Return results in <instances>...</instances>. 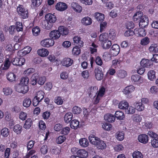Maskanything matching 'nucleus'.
I'll use <instances>...</instances> for the list:
<instances>
[{"mask_svg":"<svg viewBox=\"0 0 158 158\" xmlns=\"http://www.w3.org/2000/svg\"><path fill=\"white\" fill-rule=\"evenodd\" d=\"M55 14L48 13L45 16V19L42 22V27L46 30L51 29L56 20L57 18Z\"/></svg>","mask_w":158,"mask_h":158,"instance_id":"obj_1","label":"nucleus"},{"mask_svg":"<svg viewBox=\"0 0 158 158\" xmlns=\"http://www.w3.org/2000/svg\"><path fill=\"white\" fill-rule=\"evenodd\" d=\"M90 143L97 147L100 148H106V142L93 134H91L89 137Z\"/></svg>","mask_w":158,"mask_h":158,"instance_id":"obj_2","label":"nucleus"},{"mask_svg":"<svg viewBox=\"0 0 158 158\" xmlns=\"http://www.w3.org/2000/svg\"><path fill=\"white\" fill-rule=\"evenodd\" d=\"M16 11L18 15L21 19H26L28 17V10L23 5L19 4L17 7Z\"/></svg>","mask_w":158,"mask_h":158,"instance_id":"obj_3","label":"nucleus"},{"mask_svg":"<svg viewBox=\"0 0 158 158\" xmlns=\"http://www.w3.org/2000/svg\"><path fill=\"white\" fill-rule=\"evenodd\" d=\"M106 89L103 86H101L99 89L98 91H97L96 94V97L94 100L93 104L96 105L98 104L101 99L104 95L105 93Z\"/></svg>","mask_w":158,"mask_h":158,"instance_id":"obj_4","label":"nucleus"},{"mask_svg":"<svg viewBox=\"0 0 158 158\" xmlns=\"http://www.w3.org/2000/svg\"><path fill=\"white\" fill-rule=\"evenodd\" d=\"M44 93L43 91L40 90L37 92L36 95L33 99V105L34 106L38 105L43 99Z\"/></svg>","mask_w":158,"mask_h":158,"instance_id":"obj_5","label":"nucleus"},{"mask_svg":"<svg viewBox=\"0 0 158 158\" xmlns=\"http://www.w3.org/2000/svg\"><path fill=\"white\" fill-rule=\"evenodd\" d=\"M28 87L26 85L20 84L16 87V90L18 92L25 94L28 91Z\"/></svg>","mask_w":158,"mask_h":158,"instance_id":"obj_6","label":"nucleus"},{"mask_svg":"<svg viewBox=\"0 0 158 158\" xmlns=\"http://www.w3.org/2000/svg\"><path fill=\"white\" fill-rule=\"evenodd\" d=\"M40 44L43 47L48 48L54 44V41L51 39H47L42 40Z\"/></svg>","mask_w":158,"mask_h":158,"instance_id":"obj_7","label":"nucleus"},{"mask_svg":"<svg viewBox=\"0 0 158 158\" xmlns=\"http://www.w3.org/2000/svg\"><path fill=\"white\" fill-rule=\"evenodd\" d=\"M131 80L133 83L135 84H140L142 83L143 81V78L137 74L132 75Z\"/></svg>","mask_w":158,"mask_h":158,"instance_id":"obj_8","label":"nucleus"},{"mask_svg":"<svg viewBox=\"0 0 158 158\" xmlns=\"http://www.w3.org/2000/svg\"><path fill=\"white\" fill-rule=\"evenodd\" d=\"M120 50L119 46L117 44H113L112 46L110 52L111 55L113 56H116L119 53Z\"/></svg>","mask_w":158,"mask_h":158,"instance_id":"obj_9","label":"nucleus"},{"mask_svg":"<svg viewBox=\"0 0 158 158\" xmlns=\"http://www.w3.org/2000/svg\"><path fill=\"white\" fill-rule=\"evenodd\" d=\"M149 19L148 17L145 15L142 16L139 23V26L140 28H145L148 24Z\"/></svg>","mask_w":158,"mask_h":158,"instance_id":"obj_10","label":"nucleus"},{"mask_svg":"<svg viewBox=\"0 0 158 158\" xmlns=\"http://www.w3.org/2000/svg\"><path fill=\"white\" fill-rule=\"evenodd\" d=\"M73 60L69 57H65L63 59L61 63L64 66L68 67L72 65L73 64Z\"/></svg>","mask_w":158,"mask_h":158,"instance_id":"obj_11","label":"nucleus"},{"mask_svg":"<svg viewBox=\"0 0 158 158\" xmlns=\"http://www.w3.org/2000/svg\"><path fill=\"white\" fill-rule=\"evenodd\" d=\"M67 8V5L65 3L63 2H58L55 6L56 9L60 11H63L66 10Z\"/></svg>","mask_w":158,"mask_h":158,"instance_id":"obj_12","label":"nucleus"},{"mask_svg":"<svg viewBox=\"0 0 158 158\" xmlns=\"http://www.w3.org/2000/svg\"><path fill=\"white\" fill-rule=\"evenodd\" d=\"M95 73L96 78L98 80H101L102 79L103 74L101 68L99 67H97L95 69Z\"/></svg>","mask_w":158,"mask_h":158,"instance_id":"obj_13","label":"nucleus"},{"mask_svg":"<svg viewBox=\"0 0 158 158\" xmlns=\"http://www.w3.org/2000/svg\"><path fill=\"white\" fill-rule=\"evenodd\" d=\"M141 66L143 67H150L153 65V62L151 60L143 59L140 62Z\"/></svg>","mask_w":158,"mask_h":158,"instance_id":"obj_14","label":"nucleus"},{"mask_svg":"<svg viewBox=\"0 0 158 158\" xmlns=\"http://www.w3.org/2000/svg\"><path fill=\"white\" fill-rule=\"evenodd\" d=\"M49 36L52 40L58 39L60 37V32L58 30H54L51 31L49 33Z\"/></svg>","mask_w":158,"mask_h":158,"instance_id":"obj_15","label":"nucleus"},{"mask_svg":"<svg viewBox=\"0 0 158 158\" xmlns=\"http://www.w3.org/2000/svg\"><path fill=\"white\" fill-rule=\"evenodd\" d=\"M10 60V56L9 58H6L3 63L1 64L0 66L3 70H6L9 69L11 63Z\"/></svg>","mask_w":158,"mask_h":158,"instance_id":"obj_16","label":"nucleus"},{"mask_svg":"<svg viewBox=\"0 0 158 158\" xmlns=\"http://www.w3.org/2000/svg\"><path fill=\"white\" fill-rule=\"evenodd\" d=\"M139 141L143 144L147 143L149 140V137L148 135L145 134L139 135L138 138Z\"/></svg>","mask_w":158,"mask_h":158,"instance_id":"obj_17","label":"nucleus"},{"mask_svg":"<svg viewBox=\"0 0 158 158\" xmlns=\"http://www.w3.org/2000/svg\"><path fill=\"white\" fill-rule=\"evenodd\" d=\"M135 89V87L132 85H130L126 87L123 90V92L125 95H128L133 92Z\"/></svg>","mask_w":158,"mask_h":158,"instance_id":"obj_18","label":"nucleus"},{"mask_svg":"<svg viewBox=\"0 0 158 158\" xmlns=\"http://www.w3.org/2000/svg\"><path fill=\"white\" fill-rule=\"evenodd\" d=\"M71 7L73 10L78 13H80L82 10V8L77 3L73 2L71 4Z\"/></svg>","mask_w":158,"mask_h":158,"instance_id":"obj_19","label":"nucleus"},{"mask_svg":"<svg viewBox=\"0 0 158 158\" xmlns=\"http://www.w3.org/2000/svg\"><path fill=\"white\" fill-rule=\"evenodd\" d=\"M116 76L119 78H124L126 77L127 74L126 71L123 69L118 70L116 73Z\"/></svg>","mask_w":158,"mask_h":158,"instance_id":"obj_20","label":"nucleus"},{"mask_svg":"<svg viewBox=\"0 0 158 158\" xmlns=\"http://www.w3.org/2000/svg\"><path fill=\"white\" fill-rule=\"evenodd\" d=\"M77 155L81 158H87L88 157V152L84 149H80L78 150Z\"/></svg>","mask_w":158,"mask_h":158,"instance_id":"obj_21","label":"nucleus"},{"mask_svg":"<svg viewBox=\"0 0 158 158\" xmlns=\"http://www.w3.org/2000/svg\"><path fill=\"white\" fill-rule=\"evenodd\" d=\"M58 30L60 32V35H66L69 33V30L68 29L64 26H61L58 28Z\"/></svg>","mask_w":158,"mask_h":158,"instance_id":"obj_22","label":"nucleus"},{"mask_svg":"<svg viewBox=\"0 0 158 158\" xmlns=\"http://www.w3.org/2000/svg\"><path fill=\"white\" fill-rule=\"evenodd\" d=\"M73 117V115L71 112H67L64 117V121L66 123H69L71 121Z\"/></svg>","mask_w":158,"mask_h":158,"instance_id":"obj_23","label":"nucleus"},{"mask_svg":"<svg viewBox=\"0 0 158 158\" xmlns=\"http://www.w3.org/2000/svg\"><path fill=\"white\" fill-rule=\"evenodd\" d=\"M81 23L85 26L89 25L92 23V19L88 16L85 17L81 20Z\"/></svg>","mask_w":158,"mask_h":158,"instance_id":"obj_24","label":"nucleus"},{"mask_svg":"<svg viewBox=\"0 0 158 158\" xmlns=\"http://www.w3.org/2000/svg\"><path fill=\"white\" fill-rule=\"evenodd\" d=\"M118 107L121 109L125 110H126L129 107V104L127 102L123 100L119 103Z\"/></svg>","mask_w":158,"mask_h":158,"instance_id":"obj_25","label":"nucleus"},{"mask_svg":"<svg viewBox=\"0 0 158 158\" xmlns=\"http://www.w3.org/2000/svg\"><path fill=\"white\" fill-rule=\"evenodd\" d=\"M6 78L10 82L15 81L16 79V75L13 73L9 72L6 75Z\"/></svg>","mask_w":158,"mask_h":158,"instance_id":"obj_26","label":"nucleus"},{"mask_svg":"<svg viewBox=\"0 0 158 158\" xmlns=\"http://www.w3.org/2000/svg\"><path fill=\"white\" fill-rule=\"evenodd\" d=\"M142 14L140 12H137L134 15L133 19L134 22L135 23H139L142 16Z\"/></svg>","mask_w":158,"mask_h":158,"instance_id":"obj_27","label":"nucleus"},{"mask_svg":"<svg viewBox=\"0 0 158 158\" xmlns=\"http://www.w3.org/2000/svg\"><path fill=\"white\" fill-rule=\"evenodd\" d=\"M105 120L108 122L112 123L115 120V117L111 114H107L104 116Z\"/></svg>","mask_w":158,"mask_h":158,"instance_id":"obj_28","label":"nucleus"},{"mask_svg":"<svg viewBox=\"0 0 158 158\" xmlns=\"http://www.w3.org/2000/svg\"><path fill=\"white\" fill-rule=\"evenodd\" d=\"M108 34L107 33H104L101 34L99 37V40L101 42V44L106 42L108 40Z\"/></svg>","mask_w":158,"mask_h":158,"instance_id":"obj_29","label":"nucleus"},{"mask_svg":"<svg viewBox=\"0 0 158 158\" xmlns=\"http://www.w3.org/2000/svg\"><path fill=\"white\" fill-rule=\"evenodd\" d=\"M73 41L74 43L78 44V46H80V47H81L83 46L84 43L81 40V38L80 37L77 36L74 37Z\"/></svg>","mask_w":158,"mask_h":158,"instance_id":"obj_30","label":"nucleus"},{"mask_svg":"<svg viewBox=\"0 0 158 158\" xmlns=\"http://www.w3.org/2000/svg\"><path fill=\"white\" fill-rule=\"evenodd\" d=\"M38 54L42 57H46L48 56L49 52L48 50L45 48L39 49L37 51Z\"/></svg>","mask_w":158,"mask_h":158,"instance_id":"obj_31","label":"nucleus"},{"mask_svg":"<svg viewBox=\"0 0 158 158\" xmlns=\"http://www.w3.org/2000/svg\"><path fill=\"white\" fill-rule=\"evenodd\" d=\"M94 16L98 22H102L105 19L104 15L100 13H96Z\"/></svg>","mask_w":158,"mask_h":158,"instance_id":"obj_32","label":"nucleus"},{"mask_svg":"<svg viewBox=\"0 0 158 158\" xmlns=\"http://www.w3.org/2000/svg\"><path fill=\"white\" fill-rule=\"evenodd\" d=\"M135 109L138 111H140L144 110V105L141 102H137L134 104Z\"/></svg>","mask_w":158,"mask_h":158,"instance_id":"obj_33","label":"nucleus"},{"mask_svg":"<svg viewBox=\"0 0 158 158\" xmlns=\"http://www.w3.org/2000/svg\"><path fill=\"white\" fill-rule=\"evenodd\" d=\"M70 125L72 129H76L79 126V122L76 119L73 120L71 122Z\"/></svg>","mask_w":158,"mask_h":158,"instance_id":"obj_34","label":"nucleus"},{"mask_svg":"<svg viewBox=\"0 0 158 158\" xmlns=\"http://www.w3.org/2000/svg\"><path fill=\"white\" fill-rule=\"evenodd\" d=\"M79 143L81 146L84 148H86L88 146L89 144V142L87 139L85 138H82L79 140Z\"/></svg>","mask_w":158,"mask_h":158,"instance_id":"obj_35","label":"nucleus"},{"mask_svg":"<svg viewBox=\"0 0 158 158\" xmlns=\"http://www.w3.org/2000/svg\"><path fill=\"white\" fill-rule=\"evenodd\" d=\"M149 50L152 53H157L158 52V44H152L149 48Z\"/></svg>","mask_w":158,"mask_h":158,"instance_id":"obj_36","label":"nucleus"},{"mask_svg":"<svg viewBox=\"0 0 158 158\" xmlns=\"http://www.w3.org/2000/svg\"><path fill=\"white\" fill-rule=\"evenodd\" d=\"M80 48L78 46L74 47L72 50V54L74 56H77L80 54L81 52Z\"/></svg>","mask_w":158,"mask_h":158,"instance_id":"obj_37","label":"nucleus"},{"mask_svg":"<svg viewBox=\"0 0 158 158\" xmlns=\"http://www.w3.org/2000/svg\"><path fill=\"white\" fill-rule=\"evenodd\" d=\"M115 118H116L118 119L123 120L125 117V115L123 113L120 111H116L115 113Z\"/></svg>","mask_w":158,"mask_h":158,"instance_id":"obj_38","label":"nucleus"},{"mask_svg":"<svg viewBox=\"0 0 158 158\" xmlns=\"http://www.w3.org/2000/svg\"><path fill=\"white\" fill-rule=\"evenodd\" d=\"M38 75L37 78H36L37 80V83L40 85H44L46 80V77L44 76H40L38 73Z\"/></svg>","mask_w":158,"mask_h":158,"instance_id":"obj_39","label":"nucleus"},{"mask_svg":"<svg viewBox=\"0 0 158 158\" xmlns=\"http://www.w3.org/2000/svg\"><path fill=\"white\" fill-rule=\"evenodd\" d=\"M33 122L31 118H28L25 121L23 125V127L25 129H29L32 124Z\"/></svg>","mask_w":158,"mask_h":158,"instance_id":"obj_40","label":"nucleus"},{"mask_svg":"<svg viewBox=\"0 0 158 158\" xmlns=\"http://www.w3.org/2000/svg\"><path fill=\"white\" fill-rule=\"evenodd\" d=\"M98 89V87L96 86L90 87L88 90L89 96L90 97L92 96V95L93 94H96V92H97Z\"/></svg>","mask_w":158,"mask_h":158,"instance_id":"obj_41","label":"nucleus"},{"mask_svg":"<svg viewBox=\"0 0 158 158\" xmlns=\"http://www.w3.org/2000/svg\"><path fill=\"white\" fill-rule=\"evenodd\" d=\"M31 6L33 7H37L41 4L42 0H31Z\"/></svg>","mask_w":158,"mask_h":158,"instance_id":"obj_42","label":"nucleus"},{"mask_svg":"<svg viewBox=\"0 0 158 158\" xmlns=\"http://www.w3.org/2000/svg\"><path fill=\"white\" fill-rule=\"evenodd\" d=\"M38 73H34L31 78V84L32 85H35L37 83V80L36 78H37Z\"/></svg>","mask_w":158,"mask_h":158,"instance_id":"obj_43","label":"nucleus"},{"mask_svg":"<svg viewBox=\"0 0 158 158\" xmlns=\"http://www.w3.org/2000/svg\"><path fill=\"white\" fill-rule=\"evenodd\" d=\"M101 44L103 49H107L110 47L112 45V43L111 41L109 40H108V41Z\"/></svg>","mask_w":158,"mask_h":158,"instance_id":"obj_44","label":"nucleus"},{"mask_svg":"<svg viewBox=\"0 0 158 158\" xmlns=\"http://www.w3.org/2000/svg\"><path fill=\"white\" fill-rule=\"evenodd\" d=\"M31 101L30 98H26L24 99L23 102V105L26 107H28L31 105Z\"/></svg>","mask_w":158,"mask_h":158,"instance_id":"obj_45","label":"nucleus"},{"mask_svg":"<svg viewBox=\"0 0 158 158\" xmlns=\"http://www.w3.org/2000/svg\"><path fill=\"white\" fill-rule=\"evenodd\" d=\"M116 138L119 141L123 140L124 138V133L123 131H118L116 133Z\"/></svg>","mask_w":158,"mask_h":158,"instance_id":"obj_46","label":"nucleus"},{"mask_svg":"<svg viewBox=\"0 0 158 158\" xmlns=\"http://www.w3.org/2000/svg\"><path fill=\"white\" fill-rule=\"evenodd\" d=\"M148 79L151 81H152L156 77L155 71L153 70H150L148 72Z\"/></svg>","mask_w":158,"mask_h":158,"instance_id":"obj_47","label":"nucleus"},{"mask_svg":"<svg viewBox=\"0 0 158 158\" xmlns=\"http://www.w3.org/2000/svg\"><path fill=\"white\" fill-rule=\"evenodd\" d=\"M40 32V28L38 26H35L33 27L32 29L33 34L35 36L38 35Z\"/></svg>","mask_w":158,"mask_h":158,"instance_id":"obj_48","label":"nucleus"},{"mask_svg":"<svg viewBox=\"0 0 158 158\" xmlns=\"http://www.w3.org/2000/svg\"><path fill=\"white\" fill-rule=\"evenodd\" d=\"M13 130L17 134H20L22 131V127L17 124L14 126Z\"/></svg>","mask_w":158,"mask_h":158,"instance_id":"obj_49","label":"nucleus"},{"mask_svg":"<svg viewBox=\"0 0 158 158\" xmlns=\"http://www.w3.org/2000/svg\"><path fill=\"white\" fill-rule=\"evenodd\" d=\"M65 135H60L56 139V142L58 144H61L64 142L66 139Z\"/></svg>","mask_w":158,"mask_h":158,"instance_id":"obj_50","label":"nucleus"},{"mask_svg":"<svg viewBox=\"0 0 158 158\" xmlns=\"http://www.w3.org/2000/svg\"><path fill=\"white\" fill-rule=\"evenodd\" d=\"M132 118L134 121L138 123L140 122L142 119L141 116L137 114L133 115Z\"/></svg>","mask_w":158,"mask_h":158,"instance_id":"obj_51","label":"nucleus"},{"mask_svg":"<svg viewBox=\"0 0 158 158\" xmlns=\"http://www.w3.org/2000/svg\"><path fill=\"white\" fill-rule=\"evenodd\" d=\"M9 133V130L7 128L4 127L1 130V135L4 137H6L8 135Z\"/></svg>","mask_w":158,"mask_h":158,"instance_id":"obj_52","label":"nucleus"},{"mask_svg":"<svg viewBox=\"0 0 158 158\" xmlns=\"http://www.w3.org/2000/svg\"><path fill=\"white\" fill-rule=\"evenodd\" d=\"M135 108L132 106H129L128 108L125 110L126 113L127 114H132L135 113Z\"/></svg>","mask_w":158,"mask_h":158,"instance_id":"obj_53","label":"nucleus"},{"mask_svg":"<svg viewBox=\"0 0 158 158\" xmlns=\"http://www.w3.org/2000/svg\"><path fill=\"white\" fill-rule=\"evenodd\" d=\"M133 158H143V156L141 152L138 151L134 152L132 153Z\"/></svg>","mask_w":158,"mask_h":158,"instance_id":"obj_54","label":"nucleus"},{"mask_svg":"<svg viewBox=\"0 0 158 158\" xmlns=\"http://www.w3.org/2000/svg\"><path fill=\"white\" fill-rule=\"evenodd\" d=\"M81 110L80 107L77 106H75L73 108L72 112L74 114H79L81 113Z\"/></svg>","mask_w":158,"mask_h":158,"instance_id":"obj_55","label":"nucleus"},{"mask_svg":"<svg viewBox=\"0 0 158 158\" xmlns=\"http://www.w3.org/2000/svg\"><path fill=\"white\" fill-rule=\"evenodd\" d=\"M39 127L40 131H44L46 128L45 122L42 120L39 121Z\"/></svg>","mask_w":158,"mask_h":158,"instance_id":"obj_56","label":"nucleus"},{"mask_svg":"<svg viewBox=\"0 0 158 158\" xmlns=\"http://www.w3.org/2000/svg\"><path fill=\"white\" fill-rule=\"evenodd\" d=\"M150 43L149 39L147 37H145L141 40L140 44L143 45H146Z\"/></svg>","mask_w":158,"mask_h":158,"instance_id":"obj_57","label":"nucleus"},{"mask_svg":"<svg viewBox=\"0 0 158 158\" xmlns=\"http://www.w3.org/2000/svg\"><path fill=\"white\" fill-rule=\"evenodd\" d=\"M102 127L106 130L109 131L112 128V126L110 124L105 122L102 125Z\"/></svg>","mask_w":158,"mask_h":158,"instance_id":"obj_58","label":"nucleus"},{"mask_svg":"<svg viewBox=\"0 0 158 158\" xmlns=\"http://www.w3.org/2000/svg\"><path fill=\"white\" fill-rule=\"evenodd\" d=\"M3 90L4 94L6 96L10 95L12 92V89L8 87L4 88Z\"/></svg>","mask_w":158,"mask_h":158,"instance_id":"obj_59","label":"nucleus"},{"mask_svg":"<svg viewBox=\"0 0 158 158\" xmlns=\"http://www.w3.org/2000/svg\"><path fill=\"white\" fill-rule=\"evenodd\" d=\"M151 143L153 147L158 148V138H154L152 140Z\"/></svg>","mask_w":158,"mask_h":158,"instance_id":"obj_60","label":"nucleus"},{"mask_svg":"<svg viewBox=\"0 0 158 158\" xmlns=\"http://www.w3.org/2000/svg\"><path fill=\"white\" fill-rule=\"evenodd\" d=\"M70 131V128L68 127H66L61 129V133L64 135H67L69 133Z\"/></svg>","mask_w":158,"mask_h":158,"instance_id":"obj_61","label":"nucleus"},{"mask_svg":"<svg viewBox=\"0 0 158 158\" xmlns=\"http://www.w3.org/2000/svg\"><path fill=\"white\" fill-rule=\"evenodd\" d=\"M29 80L28 78L27 77H25L22 78L20 81V84L26 85H28L29 82Z\"/></svg>","mask_w":158,"mask_h":158,"instance_id":"obj_62","label":"nucleus"},{"mask_svg":"<svg viewBox=\"0 0 158 158\" xmlns=\"http://www.w3.org/2000/svg\"><path fill=\"white\" fill-rule=\"evenodd\" d=\"M126 26V28L129 30L133 29L135 27L134 24L132 21L127 22Z\"/></svg>","mask_w":158,"mask_h":158,"instance_id":"obj_63","label":"nucleus"},{"mask_svg":"<svg viewBox=\"0 0 158 158\" xmlns=\"http://www.w3.org/2000/svg\"><path fill=\"white\" fill-rule=\"evenodd\" d=\"M101 23L100 24V32H102L105 29L106 25H107V23L106 22H101Z\"/></svg>","mask_w":158,"mask_h":158,"instance_id":"obj_64","label":"nucleus"}]
</instances>
